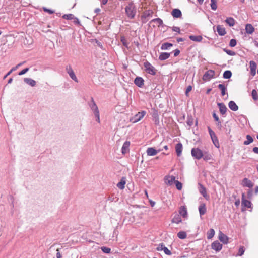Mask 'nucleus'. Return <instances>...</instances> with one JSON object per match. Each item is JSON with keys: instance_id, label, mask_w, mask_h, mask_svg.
<instances>
[{"instance_id": "f257e3e1", "label": "nucleus", "mask_w": 258, "mask_h": 258, "mask_svg": "<svg viewBox=\"0 0 258 258\" xmlns=\"http://www.w3.org/2000/svg\"><path fill=\"white\" fill-rule=\"evenodd\" d=\"M125 13L129 18L132 19L134 18L136 13V9L134 4L133 3H130L126 6Z\"/></svg>"}, {"instance_id": "f03ea898", "label": "nucleus", "mask_w": 258, "mask_h": 258, "mask_svg": "<svg viewBox=\"0 0 258 258\" xmlns=\"http://www.w3.org/2000/svg\"><path fill=\"white\" fill-rule=\"evenodd\" d=\"M146 114V112L145 111H142L141 112H139L133 117L131 118L130 120L132 123L138 122L144 117Z\"/></svg>"}, {"instance_id": "7ed1b4c3", "label": "nucleus", "mask_w": 258, "mask_h": 258, "mask_svg": "<svg viewBox=\"0 0 258 258\" xmlns=\"http://www.w3.org/2000/svg\"><path fill=\"white\" fill-rule=\"evenodd\" d=\"M66 71L69 74V76L73 80H74L75 82H78V80L76 77L75 74L70 64L66 66Z\"/></svg>"}, {"instance_id": "20e7f679", "label": "nucleus", "mask_w": 258, "mask_h": 258, "mask_svg": "<svg viewBox=\"0 0 258 258\" xmlns=\"http://www.w3.org/2000/svg\"><path fill=\"white\" fill-rule=\"evenodd\" d=\"M144 66L145 67L146 71L152 75H155L156 70L155 68L150 64L149 62L146 61L144 63Z\"/></svg>"}, {"instance_id": "39448f33", "label": "nucleus", "mask_w": 258, "mask_h": 258, "mask_svg": "<svg viewBox=\"0 0 258 258\" xmlns=\"http://www.w3.org/2000/svg\"><path fill=\"white\" fill-rule=\"evenodd\" d=\"M191 154L193 157L198 160L201 159L203 156V152L198 148L192 149Z\"/></svg>"}, {"instance_id": "423d86ee", "label": "nucleus", "mask_w": 258, "mask_h": 258, "mask_svg": "<svg viewBox=\"0 0 258 258\" xmlns=\"http://www.w3.org/2000/svg\"><path fill=\"white\" fill-rule=\"evenodd\" d=\"M208 131L209 134L210 135L211 138L212 140V142L214 144V145L217 147H219V143L218 140V138L215 134V133L210 128H208Z\"/></svg>"}, {"instance_id": "0eeeda50", "label": "nucleus", "mask_w": 258, "mask_h": 258, "mask_svg": "<svg viewBox=\"0 0 258 258\" xmlns=\"http://www.w3.org/2000/svg\"><path fill=\"white\" fill-rule=\"evenodd\" d=\"M215 72L212 70L207 71L203 76V80L205 81H208L213 77Z\"/></svg>"}, {"instance_id": "6e6552de", "label": "nucleus", "mask_w": 258, "mask_h": 258, "mask_svg": "<svg viewBox=\"0 0 258 258\" xmlns=\"http://www.w3.org/2000/svg\"><path fill=\"white\" fill-rule=\"evenodd\" d=\"M241 184L243 187H247L251 188L253 186L254 184L251 180L247 178H244L241 181Z\"/></svg>"}, {"instance_id": "1a4fd4ad", "label": "nucleus", "mask_w": 258, "mask_h": 258, "mask_svg": "<svg viewBox=\"0 0 258 258\" xmlns=\"http://www.w3.org/2000/svg\"><path fill=\"white\" fill-rule=\"evenodd\" d=\"M162 151V149L156 150L154 148L150 147L147 150V154L148 156H154L156 155L158 153Z\"/></svg>"}, {"instance_id": "9d476101", "label": "nucleus", "mask_w": 258, "mask_h": 258, "mask_svg": "<svg viewBox=\"0 0 258 258\" xmlns=\"http://www.w3.org/2000/svg\"><path fill=\"white\" fill-rule=\"evenodd\" d=\"M89 106L91 110L93 112L94 114L99 112L98 108L93 98L91 99V101L89 104Z\"/></svg>"}, {"instance_id": "9b49d317", "label": "nucleus", "mask_w": 258, "mask_h": 258, "mask_svg": "<svg viewBox=\"0 0 258 258\" xmlns=\"http://www.w3.org/2000/svg\"><path fill=\"white\" fill-rule=\"evenodd\" d=\"M251 203L250 201L245 199L244 194L242 195V206L244 207L250 208L251 207Z\"/></svg>"}, {"instance_id": "f8f14e48", "label": "nucleus", "mask_w": 258, "mask_h": 258, "mask_svg": "<svg viewBox=\"0 0 258 258\" xmlns=\"http://www.w3.org/2000/svg\"><path fill=\"white\" fill-rule=\"evenodd\" d=\"M211 247L213 249L219 251L222 249V245L218 241H215L212 243Z\"/></svg>"}, {"instance_id": "ddd939ff", "label": "nucleus", "mask_w": 258, "mask_h": 258, "mask_svg": "<svg viewBox=\"0 0 258 258\" xmlns=\"http://www.w3.org/2000/svg\"><path fill=\"white\" fill-rule=\"evenodd\" d=\"M153 11L152 10H148L144 12L143 15L142 16V20L143 23H145L147 22L146 18L148 17H149L152 15L153 14Z\"/></svg>"}, {"instance_id": "4468645a", "label": "nucleus", "mask_w": 258, "mask_h": 258, "mask_svg": "<svg viewBox=\"0 0 258 258\" xmlns=\"http://www.w3.org/2000/svg\"><path fill=\"white\" fill-rule=\"evenodd\" d=\"M130 142L129 141H125L121 148V152L123 154H125L129 151V147Z\"/></svg>"}, {"instance_id": "2eb2a0df", "label": "nucleus", "mask_w": 258, "mask_h": 258, "mask_svg": "<svg viewBox=\"0 0 258 258\" xmlns=\"http://www.w3.org/2000/svg\"><path fill=\"white\" fill-rule=\"evenodd\" d=\"M219 239L224 244H226L228 242V237L221 232L219 233Z\"/></svg>"}, {"instance_id": "dca6fc26", "label": "nucleus", "mask_w": 258, "mask_h": 258, "mask_svg": "<svg viewBox=\"0 0 258 258\" xmlns=\"http://www.w3.org/2000/svg\"><path fill=\"white\" fill-rule=\"evenodd\" d=\"M144 81L142 77H136L134 80V83L139 87H142L144 85Z\"/></svg>"}, {"instance_id": "f3484780", "label": "nucleus", "mask_w": 258, "mask_h": 258, "mask_svg": "<svg viewBox=\"0 0 258 258\" xmlns=\"http://www.w3.org/2000/svg\"><path fill=\"white\" fill-rule=\"evenodd\" d=\"M250 68V72L251 74L253 76L255 75L256 73V64L253 61H250L249 63Z\"/></svg>"}, {"instance_id": "a211bd4d", "label": "nucleus", "mask_w": 258, "mask_h": 258, "mask_svg": "<svg viewBox=\"0 0 258 258\" xmlns=\"http://www.w3.org/2000/svg\"><path fill=\"white\" fill-rule=\"evenodd\" d=\"M171 14L173 17L176 18H180L182 15L181 11L178 9H174L171 12Z\"/></svg>"}, {"instance_id": "6ab92c4d", "label": "nucleus", "mask_w": 258, "mask_h": 258, "mask_svg": "<svg viewBox=\"0 0 258 258\" xmlns=\"http://www.w3.org/2000/svg\"><path fill=\"white\" fill-rule=\"evenodd\" d=\"M182 145L181 143H179L176 145L175 151L177 155L179 157L181 156L182 151Z\"/></svg>"}, {"instance_id": "aec40b11", "label": "nucleus", "mask_w": 258, "mask_h": 258, "mask_svg": "<svg viewBox=\"0 0 258 258\" xmlns=\"http://www.w3.org/2000/svg\"><path fill=\"white\" fill-rule=\"evenodd\" d=\"M217 105L219 108L220 113L222 115L225 114L227 110V108L225 104L223 103H219Z\"/></svg>"}, {"instance_id": "412c9836", "label": "nucleus", "mask_w": 258, "mask_h": 258, "mask_svg": "<svg viewBox=\"0 0 258 258\" xmlns=\"http://www.w3.org/2000/svg\"><path fill=\"white\" fill-rule=\"evenodd\" d=\"M217 31L220 36H224L226 33L225 28L219 25L217 26Z\"/></svg>"}, {"instance_id": "4be33fe9", "label": "nucleus", "mask_w": 258, "mask_h": 258, "mask_svg": "<svg viewBox=\"0 0 258 258\" xmlns=\"http://www.w3.org/2000/svg\"><path fill=\"white\" fill-rule=\"evenodd\" d=\"M166 183L170 185H171L173 182L175 183V177L173 176H168L165 177Z\"/></svg>"}, {"instance_id": "5701e85b", "label": "nucleus", "mask_w": 258, "mask_h": 258, "mask_svg": "<svg viewBox=\"0 0 258 258\" xmlns=\"http://www.w3.org/2000/svg\"><path fill=\"white\" fill-rule=\"evenodd\" d=\"M245 31L247 34H251L254 31V28L251 24H247L245 26Z\"/></svg>"}, {"instance_id": "b1692460", "label": "nucleus", "mask_w": 258, "mask_h": 258, "mask_svg": "<svg viewBox=\"0 0 258 258\" xmlns=\"http://www.w3.org/2000/svg\"><path fill=\"white\" fill-rule=\"evenodd\" d=\"M199 190L200 194L202 195L204 197L206 198L208 196L205 187L201 184H199Z\"/></svg>"}, {"instance_id": "393cba45", "label": "nucleus", "mask_w": 258, "mask_h": 258, "mask_svg": "<svg viewBox=\"0 0 258 258\" xmlns=\"http://www.w3.org/2000/svg\"><path fill=\"white\" fill-rule=\"evenodd\" d=\"M199 211L200 216H202L206 213L207 209L205 204H202L199 206Z\"/></svg>"}, {"instance_id": "a878e982", "label": "nucleus", "mask_w": 258, "mask_h": 258, "mask_svg": "<svg viewBox=\"0 0 258 258\" xmlns=\"http://www.w3.org/2000/svg\"><path fill=\"white\" fill-rule=\"evenodd\" d=\"M229 107L231 110L236 111L238 109V107L236 104L233 101H230L228 104Z\"/></svg>"}, {"instance_id": "bb28decb", "label": "nucleus", "mask_w": 258, "mask_h": 258, "mask_svg": "<svg viewBox=\"0 0 258 258\" xmlns=\"http://www.w3.org/2000/svg\"><path fill=\"white\" fill-rule=\"evenodd\" d=\"M24 81L26 83L29 84L32 87H34L36 85V81L31 78H24Z\"/></svg>"}, {"instance_id": "cd10ccee", "label": "nucleus", "mask_w": 258, "mask_h": 258, "mask_svg": "<svg viewBox=\"0 0 258 258\" xmlns=\"http://www.w3.org/2000/svg\"><path fill=\"white\" fill-rule=\"evenodd\" d=\"M225 22L230 27L233 26L235 24V20L232 17H228L225 20Z\"/></svg>"}, {"instance_id": "c85d7f7f", "label": "nucleus", "mask_w": 258, "mask_h": 258, "mask_svg": "<svg viewBox=\"0 0 258 258\" xmlns=\"http://www.w3.org/2000/svg\"><path fill=\"white\" fill-rule=\"evenodd\" d=\"M170 55V53L167 52H162L160 54L159 59L160 60H164L168 59Z\"/></svg>"}, {"instance_id": "c756f323", "label": "nucleus", "mask_w": 258, "mask_h": 258, "mask_svg": "<svg viewBox=\"0 0 258 258\" xmlns=\"http://www.w3.org/2000/svg\"><path fill=\"white\" fill-rule=\"evenodd\" d=\"M189 37L191 40H192V41H196V42H200L202 41V40L203 39L202 37L200 35H198V36L190 35V36H189Z\"/></svg>"}, {"instance_id": "7c9ffc66", "label": "nucleus", "mask_w": 258, "mask_h": 258, "mask_svg": "<svg viewBox=\"0 0 258 258\" xmlns=\"http://www.w3.org/2000/svg\"><path fill=\"white\" fill-rule=\"evenodd\" d=\"M125 183L126 182L125 179L124 178H122L120 181L117 184V187L120 189H123L125 187Z\"/></svg>"}, {"instance_id": "2f4dec72", "label": "nucleus", "mask_w": 258, "mask_h": 258, "mask_svg": "<svg viewBox=\"0 0 258 258\" xmlns=\"http://www.w3.org/2000/svg\"><path fill=\"white\" fill-rule=\"evenodd\" d=\"M173 223L178 224L181 222L180 216L178 214H176L172 220Z\"/></svg>"}, {"instance_id": "473e14b6", "label": "nucleus", "mask_w": 258, "mask_h": 258, "mask_svg": "<svg viewBox=\"0 0 258 258\" xmlns=\"http://www.w3.org/2000/svg\"><path fill=\"white\" fill-rule=\"evenodd\" d=\"M179 214L183 217H186L187 216V210L185 207H181L179 210Z\"/></svg>"}, {"instance_id": "72a5a7b5", "label": "nucleus", "mask_w": 258, "mask_h": 258, "mask_svg": "<svg viewBox=\"0 0 258 258\" xmlns=\"http://www.w3.org/2000/svg\"><path fill=\"white\" fill-rule=\"evenodd\" d=\"M173 46V44L170 43H164L162 44L161 47V49L162 50H167L170 47Z\"/></svg>"}, {"instance_id": "f704fd0d", "label": "nucleus", "mask_w": 258, "mask_h": 258, "mask_svg": "<svg viewBox=\"0 0 258 258\" xmlns=\"http://www.w3.org/2000/svg\"><path fill=\"white\" fill-rule=\"evenodd\" d=\"M151 22L155 23L158 26H162L163 24V21L160 18L154 19L151 21Z\"/></svg>"}, {"instance_id": "c9c22d12", "label": "nucleus", "mask_w": 258, "mask_h": 258, "mask_svg": "<svg viewBox=\"0 0 258 258\" xmlns=\"http://www.w3.org/2000/svg\"><path fill=\"white\" fill-rule=\"evenodd\" d=\"M218 88L221 91V95L224 96L226 94V87L224 84H220L218 85Z\"/></svg>"}, {"instance_id": "e433bc0d", "label": "nucleus", "mask_w": 258, "mask_h": 258, "mask_svg": "<svg viewBox=\"0 0 258 258\" xmlns=\"http://www.w3.org/2000/svg\"><path fill=\"white\" fill-rule=\"evenodd\" d=\"M246 140L244 142V144L245 145H249L250 143H252L253 141V138L251 136L247 135L246 136Z\"/></svg>"}, {"instance_id": "4c0bfd02", "label": "nucleus", "mask_w": 258, "mask_h": 258, "mask_svg": "<svg viewBox=\"0 0 258 258\" xmlns=\"http://www.w3.org/2000/svg\"><path fill=\"white\" fill-rule=\"evenodd\" d=\"M177 236L178 238L181 239H184L186 238L187 236V234L184 231H180L177 234Z\"/></svg>"}, {"instance_id": "58836bf2", "label": "nucleus", "mask_w": 258, "mask_h": 258, "mask_svg": "<svg viewBox=\"0 0 258 258\" xmlns=\"http://www.w3.org/2000/svg\"><path fill=\"white\" fill-rule=\"evenodd\" d=\"M205 161L210 160L212 158V156L210 154L207 152L203 153V156L202 157Z\"/></svg>"}, {"instance_id": "ea45409f", "label": "nucleus", "mask_w": 258, "mask_h": 258, "mask_svg": "<svg viewBox=\"0 0 258 258\" xmlns=\"http://www.w3.org/2000/svg\"><path fill=\"white\" fill-rule=\"evenodd\" d=\"M232 76V73L230 71H225L223 73V78L225 79H229Z\"/></svg>"}, {"instance_id": "a19ab883", "label": "nucleus", "mask_w": 258, "mask_h": 258, "mask_svg": "<svg viewBox=\"0 0 258 258\" xmlns=\"http://www.w3.org/2000/svg\"><path fill=\"white\" fill-rule=\"evenodd\" d=\"M215 235V231L213 229H210L207 233L208 239L212 238Z\"/></svg>"}, {"instance_id": "79ce46f5", "label": "nucleus", "mask_w": 258, "mask_h": 258, "mask_svg": "<svg viewBox=\"0 0 258 258\" xmlns=\"http://www.w3.org/2000/svg\"><path fill=\"white\" fill-rule=\"evenodd\" d=\"M211 7L213 10H216L217 8L216 0H211Z\"/></svg>"}, {"instance_id": "37998d69", "label": "nucleus", "mask_w": 258, "mask_h": 258, "mask_svg": "<svg viewBox=\"0 0 258 258\" xmlns=\"http://www.w3.org/2000/svg\"><path fill=\"white\" fill-rule=\"evenodd\" d=\"M251 95L254 100H257L258 99V95L256 90L253 89L252 91Z\"/></svg>"}, {"instance_id": "c03bdc74", "label": "nucleus", "mask_w": 258, "mask_h": 258, "mask_svg": "<svg viewBox=\"0 0 258 258\" xmlns=\"http://www.w3.org/2000/svg\"><path fill=\"white\" fill-rule=\"evenodd\" d=\"M175 184L178 190H180L182 189V184L181 182H180L178 180H176V181H175Z\"/></svg>"}, {"instance_id": "a18cd8bd", "label": "nucleus", "mask_w": 258, "mask_h": 258, "mask_svg": "<svg viewBox=\"0 0 258 258\" xmlns=\"http://www.w3.org/2000/svg\"><path fill=\"white\" fill-rule=\"evenodd\" d=\"M63 18L67 20H71L74 18V16L73 14H66L63 16Z\"/></svg>"}, {"instance_id": "49530a36", "label": "nucleus", "mask_w": 258, "mask_h": 258, "mask_svg": "<svg viewBox=\"0 0 258 258\" xmlns=\"http://www.w3.org/2000/svg\"><path fill=\"white\" fill-rule=\"evenodd\" d=\"M121 42L122 43V44L123 45V46H124L126 48H128V43L126 40L125 37H121Z\"/></svg>"}, {"instance_id": "de8ad7c7", "label": "nucleus", "mask_w": 258, "mask_h": 258, "mask_svg": "<svg viewBox=\"0 0 258 258\" xmlns=\"http://www.w3.org/2000/svg\"><path fill=\"white\" fill-rule=\"evenodd\" d=\"M237 44V42H236V40L234 39H232L230 40V42H229V46L230 47H234L236 46Z\"/></svg>"}, {"instance_id": "09e8293b", "label": "nucleus", "mask_w": 258, "mask_h": 258, "mask_svg": "<svg viewBox=\"0 0 258 258\" xmlns=\"http://www.w3.org/2000/svg\"><path fill=\"white\" fill-rule=\"evenodd\" d=\"M224 51L228 55L230 56H234L235 55V52L230 50L224 49Z\"/></svg>"}, {"instance_id": "8fccbe9b", "label": "nucleus", "mask_w": 258, "mask_h": 258, "mask_svg": "<svg viewBox=\"0 0 258 258\" xmlns=\"http://www.w3.org/2000/svg\"><path fill=\"white\" fill-rule=\"evenodd\" d=\"M101 250L105 253H109L111 251L110 248L106 247H102Z\"/></svg>"}, {"instance_id": "3c124183", "label": "nucleus", "mask_w": 258, "mask_h": 258, "mask_svg": "<svg viewBox=\"0 0 258 258\" xmlns=\"http://www.w3.org/2000/svg\"><path fill=\"white\" fill-rule=\"evenodd\" d=\"M244 251H245V250L244 249V247H243V246L240 247L239 249V251H238V253L237 255L239 256H241L242 255H243L244 254Z\"/></svg>"}, {"instance_id": "603ef678", "label": "nucleus", "mask_w": 258, "mask_h": 258, "mask_svg": "<svg viewBox=\"0 0 258 258\" xmlns=\"http://www.w3.org/2000/svg\"><path fill=\"white\" fill-rule=\"evenodd\" d=\"M163 251L164 253L168 255H171V252L166 247H163Z\"/></svg>"}, {"instance_id": "864d4df0", "label": "nucleus", "mask_w": 258, "mask_h": 258, "mask_svg": "<svg viewBox=\"0 0 258 258\" xmlns=\"http://www.w3.org/2000/svg\"><path fill=\"white\" fill-rule=\"evenodd\" d=\"M163 247H165L164 244L163 243H160L158 245V247H157V250L158 251L163 250Z\"/></svg>"}, {"instance_id": "5fc2aeb1", "label": "nucleus", "mask_w": 258, "mask_h": 258, "mask_svg": "<svg viewBox=\"0 0 258 258\" xmlns=\"http://www.w3.org/2000/svg\"><path fill=\"white\" fill-rule=\"evenodd\" d=\"M28 71H29L28 68H25V69H23V70H22L21 71H20L18 73V75H20V76L23 75L25 74L26 73H27Z\"/></svg>"}, {"instance_id": "6e6d98bb", "label": "nucleus", "mask_w": 258, "mask_h": 258, "mask_svg": "<svg viewBox=\"0 0 258 258\" xmlns=\"http://www.w3.org/2000/svg\"><path fill=\"white\" fill-rule=\"evenodd\" d=\"M94 115H95V117L96 118V121L98 122V123H100V114H99V112L95 114Z\"/></svg>"}, {"instance_id": "4d7b16f0", "label": "nucleus", "mask_w": 258, "mask_h": 258, "mask_svg": "<svg viewBox=\"0 0 258 258\" xmlns=\"http://www.w3.org/2000/svg\"><path fill=\"white\" fill-rule=\"evenodd\" d=\"M213 116L215 121L218 122L219 123H221V122L219 121V118L218 116L216 115L215 113H213Z\"/></svg>"}, {"instance_id": "13d9d810", "label": "nucleus", "mask_w": 258, "mask_h": 258, "mask_svg": "<svg viewBox=\"0 0 258 258\" xmlns=\"http://www.w3.org/2000/svg\"><path fill=\"white\" fill-rule=\"evenodd\" d=\"M192 89V87L191 86H188L186 89V92H185V94L186 96L188 95V93Z\"/></svg>"}, {"instance_id": "bf43d9fd", "label": "nucleus", "mask_w": 258, "mask_h": 258, "mask_svg": "<svg viewBox=\"0 0 258 258\" xmlns=\"http://www.w3.org/2000/svg\"><path fill=\"white\" fill-rule=\"evenodd\" d=\"M172 29L173 31L177 32L178 33L180 32V28L178 27H173Z\"/></svg>"}, {"instance_id": "052dcab7", "label": "nucleus", "mask_w": 258, "mask_h": 258, "mask_svg": "<svg viewBox=\"0 0 258 258\" xmlns=\"http://www.w3.org/2000/svg\"><path fill=\"white\" fill-rule=\"evenodd\" d=\"M173 52H174V56L176 57V56H177L179 54L180 51L178 49H176L173 51Z\"/></svg>"}, {"instance_id": "680f3d73", "label": "nucleus", "mask_w": 258, "mask_h": 258, "mask_svg": "<svg viewBox=\"0 0 258 258\" xmlns=\"http://www.w3.org/2000/svg\"><path fill=\"white\" fill-rule=\"evenodd\" d=\"M56 251H57L56 257H57V258H61V257H62V256H61V254H60V253L59 252V249H57L56 250Z\"/></svg>"}, {"instance_id": "e2e57ef3", "label": "nucleus", "mask_w": 258, "mask_h": 258, "mask_svg": "<svg viewBox=\"0 0 258 258\" xmlns=\"http://www.w3.org/2000/svg\"><path fill=\"white\" fill-rule=\"evenodd\" d=\"M44 10L45 12H48L49 14H53V13H54V11L51 10L47 9L46 8H44Z\"/></svg>"}, {"instance_id": "0e129e2a", "label": "nucleus", "mask_w": 258, "mask_h": 258, "mask_svg": "<svg viewBox=\"0 0 258 258\" xmlns=\"http://www.w3.org/2000/svg\"><path fill=\"white\" fill-rule=\"evenodd\" d=\"M74 22L75 24H77L78 25H80V21H79V19L78 18H74Z\"/></svg>"}, {"instance_id": "69168bd1", "label": "nucleus", "mask_w": 258, "mask_h": 258, "mask_svg": "<svg viewBox=\"0 0 258 258\" xmlns=\"http://www.w3.org/2000/svg\"><path fill=\"white\" fill-rule=\"evenodd\" d=\"M253 152L255 153V154H258V147H254L253 148Z\"/></svg>"}, {"instance_id": "338daca9", "label": "nucleus", "mask_w": 258, "mask_h": 258, "mask_svg": "<svg viewBox=\"0 0 258 258\" xmlns=\"http://www.w3.org/2000/svg\"><path fill=\"white\" fill-rule=\"evenodd\" d=\"M108 0H102L101 1V4L102 5H105L107 3Z\"/></svg>"}, {"instance_id": "774afa93", "label": "nucleus", "mask_w": 258, "mask_h": 258, "mask_svg": "<svg viewBox=\"0 0 258 258\" xmlns=\"http://www.w3.org/2000/svg\"><path fill=\"white\" fill-rule=\"evenodd\" d=\"M258 193V186H256L255 188V194H257Z\"/></svg>"}]
</instances>
